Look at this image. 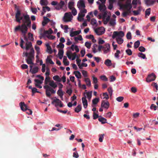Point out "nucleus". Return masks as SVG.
<instances>
[{"label":"nucleus","instance_id":"f257e3e1","mask_svg":"<svg viewBox=\"0 0 158 158\" xmlns=\"http://www.w3.org/2000/svg\"><path fill=\"white\" fill-rule=\"evenodd\" d=\"M24 19L22 20L23 23L21 26H18L15 28V31L16 32L20 31L23 35L26 34L28 30L27 27H31V21L29 15H24Z\"/></svg>","mask_w":158,"mask_h":158},{"label":"nucleus","instance_id":"f03ea898","mask_svg":"<svg viewBox=\"0 0 158 158\" xmlns=\"http://www.w3.org/2000/svg\"><path fill=\"white\" fill-rule=\"evenodd\" d=\"M34 50L33 48H32L29 52V56H28L27 58L26 59V62L28 64H34V63L32 61V59L34 58Z\"/></svg>","mask_w":158,"mask_h":158},{"label":"nucleus","instance_id":"7ed1b4c3","mask_svg":"<svg viewBox=\"0 0 158 158\" xmlns=\"http://www.w3.org/2000/svg\"><path fill=\"white\" fill-rule=\"evenodd\" d=\"M44 88L46 89V95L48 97L50 98L51 96L50 92L52 94H55L56 93V90L53 89V88L51 87H50L48 85H45L44 86Z\"/></svg>","mask_w":158,"mask_h":158},{"label":"nucleus","instance_id":"20e7f679","mask_svg":"<svg viewBox=\"0 0 158 158\" xmlns=\"http://www.w3.org/2000/svg\"><path fill=\"white\" fill-rule=\"evenodd\" d=\"M48 82L50 86L53 88V89H55L57 87V85L53 81L50 80L49 77H46L44 81L45 85H48Z\"/></svg>","mask_w":158,"mask_h":158},{"label":"nucleus","instance_id":"39448f33","mask_svg":"<svg viewBox=\"0 0 158 158\" xmlns=\"http://www.w3.org/2000/svg\"><path fill=\"white\" fill-rule=\"evenodd\" d=\"M20 46L23 49L25 48L27 50H28L30 49L31 50V48H33L32 47V43L31 42H26V47H25L23 46L24 41L21 38H20Z\"/></svg>","mask_w":158,"mask_h":158},{"label":"nucleus","instance_id":"423d86ee","mask_svg":"<svg viewBox=\"0 0 158 158\" xmlns=\"http://www.w3.org/2000/svg\"><path fill=\"white\" fill-rule=\"evenodd\" d=\"M73 16L70 12L65 13L63 19V21L65 22L71 21Z\"/></svg>","mask_w":158,"mask_h":158},{"label":"nucleus","instance_id":"0eeeda50","mask_svg":"<svg viewBox=\"0 0 158 158\" xmlns=\"http://www.w3.org/2000/svg\"><path fill=\"white\" fill-rule=\"evenodd\" d=\"M124 35V33L122 31H115L114 32L112 35V38L114 39L116 37H122Z\"/></svg>","mask_w":158,"mask_h":158},{"label":"nucleus","instance_id":"6e6552de","mask_svg":"<svg viewBox=\"0 0 158 158\" xmlns=\"http://www.w3.org/2000/svg\"><path fill=\"white\" fill-rule=\"evenodd\" d=\"M66 54L69 59H71L72 58V60H74L76 58H77V57H78L77 56L76 52H74L72 53L71 52L69 51H67Z\"/></svg>","mask_w":158,"mask_h":158},{"label":"nucleus","instance_id":"1a4fd4ad","mask_svg":"<svg viewBox=\"0 0 158 158\" xmlns=\"http://www.w3.org/2000/svg\"><path fill=\"white\" fill-rule=\"evenodd\" d=\"M156 77V75L154 73L149 75L146 78V81L147 82H150L154 81Z\"/></svg>","mask_w":158,"mask_h":158},{"label":"nucleus","instance_id":"9d476101","mask_svg":"<svg viewBox=\"0 0 158 158\" xmlns=\"http://www.w3.org/2000/svg\"><path fill=\"white\" fill-rule=\"evenodd\" d=\"M95 32L98 35H102L105 32V29L103 27H99L95 30Z\"/></svg>","mask_w":158,"mask_h":158},{"label":"nucleus","instance_id":"9b49d317","mask_svg":"<svg viewBox=\"0 0 158 158\" xmlns=\"http://www.w3.org/2000/svg\"><path fill=\"white\" fill-rule=\"evenodd\" d=\"M77 6L79 10L85 9V5L83 0L79 1L77 4Z\"/></svg>","mask_w":158,"mask_h":158},{"label":"nucleus","instance_id":"f8f14e48","mask_svg":"<svg viewBox=\"0 0 158 158\" xmlns=\"http://www.w3.org/2000/svg\"><path fill=\"white\" fill-rule=\"evenodd\" d=\"M110 45L109 44H106L103 46V49L104 54H106L110 51Z\"/></svg>","mask_w":158,"mask_h":158},{"label":"nucleus","instance_id":"ddd939ff","mask_svg":"<svg viewBox=\"0 0 158 158\" xmlns=\"http://www.w3.org/2000/svg\"><path fill=\"white\" fill-rule=\"evenodd\" d=\"M110 104L108 101L105 102L103 100L101 103V106L106 109H108L109 106Z\"/></svg>","mask_w":158,"mask_h":158},{"label":"nucleus","instance_id":"4468645a","mask_svg":"<svg viewBox=\"0 0 158 158\" xmlns=\"http://www.w3.org/2000/svg\"><path fill=\"white\" fill-rule=\"evenodd\" d=\"M19 105L21 110L23 111H26L27 110V106L24 102H21L19 103Z\"/></svg>","mask_w":158,"mask_h":158},{"label":"nucleus","instance_id":"2eb2a0df","mask_svg":"<svg viewBox=\"0 0 158 158\" xmlns=\"http://www.w3.org/2000/svg\"><path fill=\"white\" fill-rule=\"evenodd\" d=\"M21 15L20 11L18 8L17 10L16 13L15 14V17L16 21V22L19 21L20 19L19 18L20 17Z\"/></svg>","mask_w":158,"mask_h":158},{"label":"nucleus","instance_id":"dca6fc26","mask_svg":"<svg viewBox=\"0 0 158 158\" xmlns=\"http://www.w3.org/2000/svg\"><path fill=\"white\" fill-rule=\"evenodd\" d=\"M82 100L84 108H86L88 106V102L85 96L82 98Z\"/></svg>","mask_w":158,"mask_h":158},{"label":"nucleus","instance_id":"f3484780","mask_svg":"<svg viewBox=\"0 0 158 158\" xmlns=\"http://www.w3.org/2000/svg\"><path fill=\"white\" fill-rule=\"evenodd\" d=\"M80 12L79 13L78 15L79 16L82 17H84L85 16V13H87V10L85 9H83L82 10H81Z\"/></svg>","mask_w":158,"mask_h":158},{"label":"nucleus","instance_id":"a211bd4d","mask_svg":"<svg viewBox=\"0 0 158 158\" xmlns=\"http://www.w3.org/2000/svg\"><path fill=\"white\" fill-rule=\"evenodd\" d=\"M81 32V30H78L75 31H71L70 32V36L71 37H73L74 36L77 35Z\"/></svg>","mask_w":158,"mask_h":158},{"label":"nucleus","instance_id":"6ab92c4d","mask_svg":"<svg viewBox=\"0 0 158 158\" xmlns=\"http://www.w3.org/2000/svg\"><path fill=\"white\" fill-rule=\"evenodd\" d=\"M56 103L55 105L56 107H57L59 106V104L60 103H62V102L59 99L56 98L55 99H54L52 102V104H53L54 103Z\"/></svg>","mask_w":158,"mask_h":158},{"label":"nucleus","instance_id":"aec40b11","mask_svg":"<svg viewBox=\"0 0 158 158\" xmlns=\"http://www.w3.org/2000/svg\"><path fill=\"white\" fill-rule=\"evenodd\" d=\"M99 9L101 12L104 11L106 9V6L104 4H100L98 7Z\"/></svg>","mask_w":158,"mask_h":158},{"label":"nucleus","instance_id":"412c9836","mask_svg":"<svg viewBox=\"0 0 158 158\" xmlns=\"http://www.w3.org/2000/svg\"><path fill=\"white\" fill-rule=\"evenodd\" d=\"M64 52V51L63 49H59L58 55L60 59H61L62 58L63 56Z\"/></svg>","mask_w":158,"mask_h":158},{"label":"nucleus","instance_id":"4be33fe9","mask_svg":"<svg viewBox=\"0 0 158 158\" xmlns=\"http://www.w3.org/2000/svg\"><path fill=\"white\" fill-rule=\"evenodd\" d=\"M145 2L146 5L150 6L153 5L155 1L153 0H145Z\"/></svg>","mask_w":158,"mask_h":158},{"label":"nucleus","instance_id":"5701e85b","mask_svg":"<svg viewBox=\"0 0 158 158\" xmlns=\"http://www.w3.org/2000/svg\"><path fill=\"white\" fill-rule=\"evenodd\" d=\"M98 120L102 124L107 123L106 119L105 118L102 117L101 116H100V118H98Z\"/></svg>","mask_w":158,"mask_h":158},{"label":"nucleus","instance_id":"b1692460","mask_svg":"<svg viewBox=\"0 0 158 158\" xmlns=\"http://www.w3.org/2000/svg\"><path fill=\"white\" fill-rule=\"evenodd\" d=\"M50 20L47 18V17H44V21L42 22V25L43 26H45L46 24L48 22H49Z\"/></svg>","mask_w":158,"mask_h":158},{"label":"nucleus","instance_id":"393cba45","mask_svg":"<svg viewBox=\"0 0 158 158\" xmlns=\"http://www.w3.org/2000/svg\"><path fill=\"white\" fill-rule=\"evenodd\" d=\"M46 46L47 48V52L50 54H51L52 52V51L51 46L49 45V44H46Z\"/></svg>","mask_w":158,"mask_h":158},{"label":"nucleus","instance_id":"a878e982","mask_svg":"<svg viewBox=\"0 0 158 158\" xmlns=\"http://www.w3.org/2000/svg\"><path fill=\"white\" fill-rule=\"evenodd\" d=\"M44 32L43 33L40 32V35L41 36L40 37V39H41L42 37H47V35H48L47 31H46L44 30Z\"/></svg>","mask_w":158,"mask_h":158},{"label":"nucleus","instance_id":"bb28decb","mask_svg":"<svg viewBox=\"0 0 158 158\" xmlns=\"http://www.w3.org/2000/svg\"><path fill=\"white\" fill-rule=\"evenodd\" d=\"M74 73L77 78L80 79L81 78V74L79 71H75L74 72Z\"/></svg>","mask_w":158,"mask_h":158},{"label":"nucleus","instance_id":"cd10ccee","mask_svg":"<svg viewBox=\"0 0 158 158\" xmlns=\"http://www.w3.org/2000/svg\"><path fill=\"white\" fill-rule=\"evenodd\" d=\"M85 82L86 85L87 86H91V81L89 78H85Z\"/></svg>","mask_w":158,"mask_h":158},{"label":"nucleus","instance_id":"c85d7f7f","mask_svg":"<svg viewBox=\"0 0 158 158\" xmlns=\"http://www.w3.org/2000/svg\"><path fill=\"white\" fill-rule=\"evenodd\" d=\"M99 99L98 98H95L92 100V105H96L99 102Z\"/></svg>","mask_w":158,"mask_h":158},{"label":"nucleus","instance_id":"c756f323","mask_svg":"<svg viewBox=\"0 0 158 158\" xmlns=\"http://www.w3.org/2000/svg\"><path fill=\"white\" fill-rule=\"evenodd\" d=\"M81 109V105H79L75 109V111L77 113L79 112Z\"/></svg>","mask_w":158,"mask_h":158},{"label":"nucleus","instance_id":"7c9ffc66","mask_svg":"<svg viewBox=\"0 0 158 158\" xmlns=\"http://www.w3.org/2000/svg\"><path fill=\"white\" fill-rule=\"evenodd\" d=\"M116 40L119 44H121L123 43V40L121 37H116Z\"/></svg>","mask_w":158,"mask_h":158},{"label":"nucleus","instance_id":"2f4dec72","mask_svg":"<svg viewBox=\"0 0 158 158\" xmlns=\"http://www.w3.org/2000/svg\"><path fill=\"white\" fill-rule=\"evenodd\" d=\"M38 67H35L32 69L31 72L32 74H35L38 72Z\"/></svg>","mask_w":158,"mask_h":158},{"label":"nucleus","instance_id":"473e14b6","mask_svg":"<svg viewBox=\"0 0 158 158\" xmlns=\"http://www.w3.org/2000/svg\"><path fill=\"white\" fill-rule=\"evenodd\" d=\"M104 64L107 66H110L112 63L111 61L110 60L107 59L105 61Z\"/></svg>","mask_w":158,"mask_h":158},{"label":"nucleus","instance_id":"72a5a7b5","mask_svg":"<svg viewBox=\"0 0 158 158\" xmlns=\"http://www.w3.org/2000/svg\"><path fill=\"white\" fill-rule=\"evenodd\" d=\"M28 38L29 40L31 41L34 40V39L33 37V35L32 34L29 32L28 34Z\"/></svg>","mask_w":158,"mask_h":158},{"label":"nucleus","instance_id":"f704fd0d","mask_svg":"<svg viewBox=\"0 0 158 158\" xmlns=\"http://www.w3.org/2000/svg\"><path fill=\"white\" fill-rule=\"evenodd\" d=\"M132 6L131 3H127L126 5L124 6V7L126 9H127L129 8V9H131L132 8Z\"/></svg>","mask_w":158,"mask_h":158},{"label":"nucleus","instance_id":"c9c22d12","mask_svg":"<svg viewBox=\"0 0 158 158\" xmlns=\"http://www.w3.org/2000/svg\"><path fill=\"white\" fill-rule=\"evenodd\" d=\"M53 78L54 80L57 81L59 82H60L61 81V80L59 76L58 75H56L54 76L53 77Z\"/></svg>","mask_w":158,"mask_h":158},{"label":"nucleus","instance_id":"e433bc0d","mask_svg":"<svg viewBox=\"0 0 158 158\" xmlns=\"http://www.w3.org/2000/svg\"><path fill=\"white\" fill-rule=\"evenodd\" d=\"M138 56L139 57H141L143 59L146 58L145 55L141 52H139L138 54Z\"/></svg>","mask_w":158,"mask_h":158},{"label":"nucleus","instance_id":"4c0bfd02","mask_svg":"<svg viewBox=\"0 0 158 158\" xmlns=\"http://www.w3.org/2000/svg\"><path fill=\"white\" fill-rule=\"evenodd\" d=\"M140 42L139 40L136 41L134 43V47L135 48H137L140 45Z\"/></svg>","mask_w":158,"mask_h":158},{"label":"nucleus","instance_id":"58836bf2","mask_svg":"<svg viewBox=\"0 0 158 158\" xmlns=\"http://www.w3.org/2000/svg\"><path fill=\"white\" fill-rule=\"evenodd\" d=\"M88 99L90 100L92 97V91L88 92L86 93Z\"/></svg>","mask_w":158,"mask_h":158},{"label":"nucleus","instance_id":"ea45409f","mask_svg":"<svg viewBox=\"0 0 158 158\" xmlns=\"http://www.w3.org/2000/svg\"><path fill=\"white\" fill-rule=\"evenodd\" d=\"M74 5V2H69V3L68 4V7L70 9L72 10L74 7H73Z\"/></svg>","mask_w":158,"mask_h":158},{"label":"nucleus","instance_id":"a19ab883","mask_svg":"<svg viewBox=\"0 0 158 158\" xmlns=\"http://www.w3.org/2000/svg\"><path fill=\"white\" fill-rule=\"evenodd\" d=\"M98 47V45L96 44H94L93 46L92 47L93 52L95 53L97 52L96 50V48Z\"/></svg>","mask_w":158,"mask_h":158},{"label":"nucleus","instance_id":"79ce46f5","mask_svg":"<svg viewBox=\"0 0 158 158\" xmlns=\"http://www.w3.org/2000/svg\"><path fill=\"white\" fill-rule=\"evenodd\" d=\"M82 40L83 39L81 35H79L78 37H75L74 38V40L75 41H77L78 40Z\"/></svg>","mask_w":158,"mask_h":158},{"label":"nucleus","instance_id":"37998d69","mask_svg":"<svg viewBox=\"0 0 158 158\" xmlns=\"http://www.w3.org/2000/svg\"><path fill=\"white\" fill-rule=\"evenodd\" d=\"M46 0H41L40 1V4L42 6H45L47 5Z\"/></svg>","mask_w":158,"mask_h":158},{"label":"nucleus","instance_id":"c03bdc74","mask_svg":"<svg viewBox=\"0 0 158 158\" xmlns=\"http://www.w3.org/2000/svg\"><path fill=\"white\" fill-rule=\"evenodd\" d=\"M104 134H101L99 135V140L100 142H102L103 141V139L104 138Z\"/></svg>","mask_w":158,"mask_h":158},{"label":"nucleus","instance_id":"a18cd8bd","mask_svg":"<svg viewBox=\"0 0 158 158\" xmlns=\"http://www.w3.org/2000/svg\"><path fill=\"white\" fill-rule=\"evenodd\" d=\"M91 43L90 42H86L85 43V46L88 49L90 48Z\"/></svg>","mask_w":158,"mask_h":158},{"label":"nucleus","instance_id":"49530a36","mask_svg":"<svg viewBox=\"0 0 158 158\" xmlns=\"http://www.w3.org/2000/svg\"><path fill=\"white\" fill-rule=\"evenodd\" d=\"M64 47V45L62 43H60L59 44L57 45L56 48H59L61 49H63Z\"/></svg>","mask_w":158,"mask_h":158},{"label":"nucleus","instance_id":"de8ad7c7","mask_svg":"<svg viewBox=\"0 0 158 158\" xmlns=\"http://www.w3.org/2000/svg\"><path fill=\"white\" fill-rule=\"evenodd\" d=\"M57 94L59 96L62 95H64V93L62 89H59L57 92Z\"/></svg>","mask_w":158,"mask_h":158},{"label":"nucleus","instance_id":"09e8293b","mask_svg":"<svg viewBox=\"0 0 158 158\" xmlns=\"http://www.w3.org/2000/svg\"><path fill=\"white\" fill-rule=\"evenodd\" d=\"M101 116H99L98 114H96V113L95 112H93V119H95L98 118V117L100 118Z\"/></svg>","mask_w":158,"mask_h":158},{"label":"nucleus","instance_id":"8fccbe9b","mask_svg":"<svg viewBox=\"0 0 158 158\" xmlns=\"http://www.w3.org/2000/svg\"><path fill=\"white\" fill-rule=\"evenodd\" d=\"M32 96L35 93H40V92L37 91V89L35 88H33L32 90Z\"/></svg>","mask_w":158,"mask_h":158},{"label":"nucleus","instance_id":"3c124183","mask_svg":"<svg viewBox=\"0 0 158 158\" xmlns=\"http://www.w3.org/2000/svg\"><path fill=\"white\" fill-rule=\"evenodd\" d=\"M133 15H139L140 13V11L139 10H134L132 11Z\"/></svg>","mask_w":158,"mask_h":158},{"label":"nucleus","instance_id":"603ef678","mask_svg":"<svg viewBox=\"0 0 158 158\" xmlns=\"http://www.w3.org/2000/svg\"><path fill=\"white\" fill-rule=\"evenodd\" d=\"M110 24L112 26H114L115 24V20L114 19H112L110 22Z\"/></svg>","mask_w":158,"mask_h":158},{"label":"nucleus","instance_id":"864d4df0","mask_svg":"<svg viewBox=\"0 0 158 158\" xmlns=\"http://www.w3.org/2000/svg\"><path fill=\"white\" fill-rule=\"evenodd\" d=\"M100 78L102 80L105 81H108V79L105 75L101 76L100 77Z\"/></svg>","mask_w":158,"mask_h":158},{"label":"nucleus","instance_id":"5fc2aeb1","mask_svg":"<svg viewBox=\"0 0 158 158\" xmlns=\"http://www.w3.org/2000/svg\"><path fill=\"white\" fill-rule=\"evenodd\" d=\"M35 49L36 51L37 54H39L40 53V48L39 47L35 46Z\"/></svg>","mask_w":158,"mask_h":158},{"label":"nucleus","instance_id":"6e6d98bb","mask_svg":"<svg viewBox=\"0 0 158 158\" xmlns=\"http://www.w3.org/2000/svg\"><path fill=\"white\" fill-rule=\"evenodd\" d=\"M103 95L104 96L103 99H109V97L107 93L105 92L103 93Z\"/></svg>","mask_w":158,"mask_h":158},{"label":"nucleus","instance_id":"4d7b16f0","mask_svg":"<svg viewBox=\"0 0 158 158\" xmlns=\"http://www.w3.org/2000/svg\"><path fill=\"white\" fill-rule=\"evenodd\" d=\"M92 78L93 79V83L94 84H97L98 83V79L97 78L95 77L94 75L92 76Z\"/></svg>","mask_w":158,"mask_h":158},{"label":"nucleus","instance_id":"13d9d810","mask_svg":"<svg viewBox=\"0 0 158 158\" xmlns=\"http://www.w3.org/2000/svg\"><path fill=\"white\" fill-rule=\"evenodd\" d=\"M97 21L94 18L92 19L91 21V23L93 25H94L96 24Z\"/></svg>","mask_w":158,"mask_h":158},{"label":"nucleus","instance_id":"bf43d9fd","mask_svg":"<svg viewBox=\"0 0 158 158\" xmlns=\"http://www.w3.org/2000/svg\"><path fill=\"white\" fill-rule=\"evenodd\" d=\"M151 9L149 8L147 9L145 11V15L149 16L150 14Z\"/></svg>","mask_w":158,"mask_h":158},{"label":"nucleus","instance_id":"052dcab7","mask_svg":"<svg viewBox=\"0 0 158 158\" xmlns=\"http://www.w3.org/2000/svg\"><path fill=\"white\" fill-rule=\"evenodd\" d=\"M126 52L127 54L129 56H130L132 54V52L130 49H128L126 50Z\"/></svg>","mask_w":158,"mask_h":158},{"label":"nucleus","instance_id":"680f3d73","mask_svg":"<svg viewBox=\"0 0 158 158\" xmlns=\"http://www.w3.org/2000/svg\"><path fill=\"white\" fill-rule=\"evenodd\" d=\"M108 91L110 94V96H111L112 94L113 90L111 87H109L108 89Z\"/></svg>","mask_w":158,"mask_h":158},{"label":"nucleus","instance_id":"e2e57ef3","mask_svg":"<svg viewBox=\"0 0 158 158\" xmlns=\"http://www.w3.org/2000/svg\"><path fill=\"white\" fill-rule=\"evenodd\" d=\"M72 12L74 16L76 15L77 14V11L75 8H73L72 10Z\"/></svg>","mask_w":158,"mask_h":158},{"label":"nucleus","instance_id":"0e129e2a","mask_svg":"<svg viewBox=\"0 0 158 158\" xmlns=\"http://www.w3.org/2000/svg\"><path fill=\"white\" fill-rule=\"evenodd\" d=\"M47 37L50 40H53L55 38V36L51 35H47Z\"/></svg>","mask_w":158,"mask_h":158},{"label":"nucleus","instance_id":"69168bd1","mask_svg":"<svg viewBox=\"0 0 158 158\" xmlns=\"http://www.w3.org/2000/svg\"><path fill=\"white\" fill-rule=\"evenodd\" d=\"M46 62H48L50 64H54V62L52 61L51 59L48 58V57L46 59Z\"/></svg>","mask_w":158,"mask_h":158},{"label":"nucleus","instance_id":"338daca9","mask_svg":"<svg viewBox=\"0 0 158 158\" xmlns=\"http://www.w3.org/2000/svg\"><path fill=\"white\" fill-rule=\"evenodd\" d=\"M139 50L141 52H144L145 51V48L143 46H140L139 48Z\"/></svg>","mask_w":158,"mask_h":158},{"label":"nucleus","instance_id":"774afa93","mask_svg":"<svg viewBox=\"0 0 158 158\" xmlns=\"http://www.w3.org/2000/svg\"><path fill=\"white\" fill-rule=\"evenodd\" d=\"M123 98H124L123 97L120 96L117 98L116 99L118 101L121 102L123 100Z\"/></svg>","mask_w":158,"mask_h":158}]
</instances>
